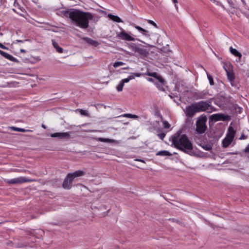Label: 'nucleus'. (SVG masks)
<instances>
[{"label": "nucleus", "instance_id": "f257e3e1", "mask_svg": "<svg viewBox=\"0 0 249 249\" xmlns=\"http://www.w3.org/2000/svg\"><path fill=\"white\" fill-rule=\"evenodd\" d=\"M63 15L71 19V23L83 29L88 28L89 26V20L93 18L92 15L89 12H82L80 10L71 9L64 11Z\"/></svg>", "mask_w": 249, "mask_h": 249}, {"label": "nucleus", "instance_id": "f03ea898", "mask_svg": "<svg viewBox=\"0 0 249 249\" xmlns=\"http://www.w3.org/2000/svg\"><path fill=\"white\" fill-rule=\"evenodd\" d=\"M181 131H178L171 137L172 144L177 149L188 153L193 149V144L186 135H181Z\"/></svg>", "mask_w": 249, "mask_h": 249}, {"label": "nucleus", "instance_id": "7ed1b4c3", "mask_svg": "<svg viewBox=\"0 0 249 249\" xmlns=\"http://www.w3.org/2000/svg\"><path fill=\"white\" fill-rule=\"evenodd\" d=\"M212 100L213 98H211L207 101H202L196 103V108L197 109L198 112L206 111L208 113H211L216 111V109L212 105Z\"/></svg>", "mask_w": 249, "mask_h": 249}, {"label": "nucleus", "instance_id": "20e7f679", "mask_svg": "<svg viewBox=\"0 0 249 249\" xmlns=\"http://www.w3.org/2000/svg\"><path fill=\"white\" fill-rule=\"evenodd\" d=\"M207 118L206 116L199 117L196 122V131L197 134L205 133L207 129L206 122Z\"/></svg>", "mask_w": 249, "mask_h": 249}, {"label": "nucleus", "instance_id": "39448f33", "mask_svg": "<svg viewBox=\"0 0 249 249\" xmlns=\"http://www.w3.org/2000/svg\"><path fill=\"white\" fill-rule=\"evenodd\" d=\"M117 37L118 38L126 41H135L136 40H138L139 41H141L139 39L134 38L132 36V34L131 33H127L124 29H121V31L119 33H118L116 35Z\"/></svg>", "mask_w": 249, "mask_h": 249}, {"label": "nucleus", "instance_id": "423d86ee", "mask_svg": "<svg viewBox=\"0 0 249 249\" xmlns=\"http://www.w3.org/2000/svg\"><path fill=\"white\" fill-rule=\"evenodd\" d=\"M130 46L133 52L141 55L145 56L148 53L147 49L142 47L140 44L137 45L135 43H131L130 44Z\"/></svg>", "mask_w": 249, "mask_h": 249}, {"label": "nucleus", "instance_id": "0eeeda50", "mask_svg": "<svg viewBox=\"0 0 249 249\" xmlns=\"http://www.w3.org/2000/svg\"><path fill=\"white\" fill-rule=\"evenodd\" d=\"M5 182L9 184H19L29 181V180L24 177H19L12 179H6Z\"/></svg>", "mask_w": 249, "mask_h": 249}, {"label": "nucleus", "instance_id": "6e6552de", "mask_svg": "<svg viewBox=\"0 0 249 249\" xmlns=\"http://www.w3.org/2000/svg\"><path fill=\"white\" fill-rule=\"evenodd\" d=\"M196 107V103L187 107L185 110L186 115L189 117L194 116L196 113L198 112Z\"/></svg>", "mask_w": 249, "mask_h": 249}, {"label": "nucleus", "instance_id": "1a4fd4ad", "mask_svg": "<svg viewBox=\"0 0 249 249\" xmlns=\"http://www.w3.org/2000/svg\"><path fill=\"white\" fill-rule=\"evenodd\" d=\"M194 97L196 99H203L208 95H211L208 90H203L202 91H195L194 93Z\"/></svg>", "mask_w": 249, "mask_h": 249}, {"label": "nucleus", "instance_id": "9d476101", "mask_svg": "<svg viewBox=\"0 0 249 249\" xmlns=\"http://www.w3.org/2000/svg\"><path fill=\"white\" fill-rule=\"evenodd\" d=\"M71 132H56L51 134L53 138H57L59 139H69L70 138Z\"/></svg>", "mask_w": 249, "mask_h": 249}, {"label": "nucleus", "instance_id": "9b49d317", "mask_svg": "<svg viewBox=\"0 0 249 249\" xmlns=\"http://www.w3.org/2000/svg\"><path fill=\"white\" fill-rule=\"evenodd\" d=\"M82 39L84 40L88 45L92 47H95L99 45V43L97 41L93 40L92 39L88 37H84L82 38Z\"/></svg>", "mask_w": 249, "mask_h": 249}, {"label": "nucleus", "instance_id": "f8f14e48", "mask_svg": "<svg viewBox=\"0 0 249 249\" xmlns=\"http://www.w3.org/2000/svg\"><path fill=\"white\" fill-rule=\"evenodd\" d=\"M161 81H162L157 80V82H155V84L154 85L159 90L163 91L165 90L164 86L165 85L166 82L163 77H162Z\"/></svg>", "mask_w": 249, "mask_h": 249}, {"label": "nucleus", "instance_id": "ddd939ff", "mask_svg": "<svg viewBox=\"0 0 249 249\" xmlns=\"http://www.w3.org/2000/svg\"><path fill=\"white\" fill-rule=\"evenodd\" d=\"M84 174V172L81 170H77L72 173H69L68 174V177L71 178V180H73V179L76 177L82 176Z\"/></svg>", "mask_w": 249, "mask_h": 249}, {"label": "nucleus", "instance_id": "4468645a", "mask_svg": "<svg viewBox=\"0 0 249 249\" xmlns=\"http://www.w3.org/2000/svg\"><path fill=\"white\" fill-rule=\"evenodd\" d=\"M0 54L4 58L15 62H18V60L12 55L0 50Z\"/></svg>", "mask_w": 249, "mask_h": 249}, {"label": "nucleus", "instance_id": "2eb2a0df", "mask_svg": "<svg viewBox=\"0 0 249 249\" xmlns=\"http://www.w3.org/2000/svg\"><path fill=\"white\" fill-rule=\"evenodd\" d=\"M73 180H71V178L68 177V175L65 178L63 183V187L66 189H69L72 186V182Z\"/></svg>", "mask_w": 249, "mask_h": 249}, {"label": "nucleus", "instance_id": "dca6fc26", "mask_svg": "<svg viewBox=\"0 0 249 249\" xmlns=\"http://www.w3.org/2000/svg\"><path fill=\"white\" fill-rule=\"evenodd\" d=\"M143 75H148L149 76L154 77L157 80H160L162 81L161 80L162 77L156 72H151L147 71L146 72L143 73Z\"/></svg>", "mask_w": 249, "mask_h": 249}, {"label": "nucleus", "instance_id": "f3484780", "mask_svg": "<svg viewBox=\"0 0 249 249\" xmlns=\"http://www.w3.org/2000/svg\"><path fill=\"white\" fill-rule=\"evenodd\" d=\"M225 115L223 114L217 113L214 114L211 116L210 119L212 120H214L215 121H218L220 120H225Z\"/></svg>", "mask_w": 249, "mask_h": 249}, {"label": "nucleus", "instance_id": "a211bd4d", "mask_svg": "<svg viewBox=\"0 0 249 249\" xmlns=\"http://www.w3.org/2000/svg\"><path fill=\"white\" fill-rule=\"evenodd\" d=\"M135 28H136L140 33H141L143 36L148 37L150 35L148 34V31L143 29L139 26L136 25L135 24L133 26Z\"/></svg>", "mask_w": 249, "mask_h": 249}, {"label": "nucleus", "instance_id": "6ab92c4d", "mask_svg": "<svg viewBox=\"0 0 249 249\" xmlns=\"http://www.w3.org/2000/svg\"><path fill=\"white\" fill-rule=\"evenodd\" d=\"M225 70L226 71L228 79L230 81H233L235 79V76L232 70H231L230 68H229L228 69L225 68Z\"/></svg>", "mask_w": 249, "mask_h": 249}, {"label": "nucleus", "instance_id": "aec40b11", "mask_svg": "<svg viewBox=\"0 0 249 249\" xmlns=\"http://www.w3.org/2000/svg\"><path fill=\"white\" fill-rule=\"evenodd\" d=\"M235 134V131L232 126H230L228 129L226 137L233 140Z\"/></svg>", "mask_w": 249, "mask_h": 249}, {"label": "nucleus", "instance_id": "412c9836", "mask_svg": "<svg viewBox=\"0 0 249 249\" xmlns=\"http://www.w3.org/2000/svg\"><path fill=\"white\" fill-rule=\"evenodd\" d=\"M230 53L235 56L238 57L239 58V60L241 59L242 57V54L236 49L233 48L231 46L230 47Z\"/></svg>", "mask_w": 249, "mask_h": 249}, {"label": "nucleus", "instance_id": "4be33fe9", "mask_svg": "<svg viewBox=\"0 0 249 249\" xmlns=\"http://www.w3.org/2000/svg\"><path fill=\"white\" fill-rule=\"evenodd\" d=\"M233 140L226 136L225 138L222 140V146L225 148L228 147L231 144Z\"/></svg>", "mask_w": 249, "mask_h": 249}, {"label": "nucleus", "instance_id": "5701e85b", "mask_svg": "<svg viewBox=\"0 0 249 249\" xmlns=\"http://www.w3.org/2000/svg\"><path fill=\"white\" fill-rule=\"evenodd\" d=\"M108 17L111 20H113V21H115V22H116L118 23L123 22L121 18L117 16H115V15H112L111 14H109L108 15Z\"/></svg>", "mask_w": 249, "mask_h": 249}, {"label": "nucleus", "instance_id": "b1692460", "mask_svg": "<svg viewBox=\"0 0 249 249\" xmlns=\"http://www.w3.org/2000/svg\"><path fill=\"white\" fill-rule=\"evenodd\" d=\"M52 44L53 45V46L55 49L56 51L58 53H62L63 51V49L62 48L60 47L58 45V43L56 42H55L54 40H52Z\"/></svg>", "mask_w": 249, "mask_h": 249}, {"label": "nucleus", "instance_id": "393cba45", "mask_svg": "<svg viewBox=\"0 0 249 249\" xmlns=\"http://www.w3.org/2000/svg\"><path fill=\"white\" fill-rule=\"evenodd\" d=\"M143 75V73L141 72H134L131 73L130 75L128 77L130 80L134 79L136 77H139Z\"/></svg>", "mask_w": 249, "mask_h": 249}, {"label": "nucleus", "instance_id": "a878e982", "mask_svg": "<svg viewBox=\"0 0 249 249\" xmlns=\"http://www.w3.org/2000/svg\"><path fill=\"white\" fill-rule=\"evenodd\" d=\"M127 117V118H132V119H137L139 118L138 116H137L136 115H134V114H132L130 113L124 114L120 115V116H118L117 117L119 118V117Z\"/></svg>", "mask_w": 249, "mask_h": 249}, {"label": "nucleus", "instance_id": "bb28decb", "mask_svg": "<svg viewBox=\"0 0 249 249\" xmlns=\"http://www.w3.org/2000/svg\"><path fill=\"white\" fill-rule=\"evenodd\" d=\"M156 155L160 156H168L172 155V154L169 151L166 150L159 151L158 153H157Z\"/></svg>", "mask_w": 249, "mask_h": 249}, {"label": "nucleus", "instance_id": "cd10ccee", "mask_svg": "<svg viewBox=\"0 0 249 249\" xmlns=\"http://www.w3.org/2000/svg\"><path fill=\"white\" fill-rule=\"evenodd\" d=\"M11 129L12 130L16 131H18V132H28V131H31L28 129H25L24 128L17 127H15V126H12L11 127Z\"/></svg>", "mask_w": 249, "mask_h": 249}, {"label": "nucleus", "instance_id": "c85d7f7f", "mask_svg": "<svg viewBox=\"0 0 249 249\" xmlns=\"http://www.w3.org/2000/svg\"><path fill=\"white\" fill-rule=\"evenodd\" d=\"M200 146L205 150L209 151L212 149V146L209 144H200Z\"/></svg>", "mask_w": 249, "mask_h": 249}, {"label": "nucleus", "instance_id": "c756f323", "mask_svg": "<svg viewBox=\"0 0 249 249\" xmlns=\"http://www.w3.org/2000/svg\"><path fill=\"white\" fill-rule=\"evenodd\" d=\"M206 73H207V78L209 80L210 85H213L214 81H213V78L212 76L210 74H209L207 72H206Z\"/></svg>", "mask_w": 249, "mask_h": 249}, {"label": "nucleus", "instance_id": "7c9ffc66", "mask_svg": "<svg viewBox=\"0 0 249 249\" xmlns=\"http://www.w3.org/2000/svg\"><path fill=\"white\" fill-rule=\"evenodd\" d=\"M124 85V84L121 81L116 87V89H117V91H122Z\"/></svg>", "mask_w": 249, "mask_h": 249}, {"label": "nucleus", "instance_id": "2f4dec72", "mask_svg": "<svg viewBox=\"0 0 249 249\" xmlns=\"http://www.w3.org/2000/svg\"><path fill=\"white\" fill-rule=\"evenodd\" d=\"M124 65V63L122 61H116L114 63L113 66L114 68L119 67Z\"/></svg>", "mask_w": 249, "mask_h": 249}, {"label": "nucleus", "instance_id": "473e14b6", "mask_svg": "<svg viewBox=\"0 0 249 249\" xmlns=\"http://www.w3.org/2000/svg\"><path fill=\"white\" fill-rule=\"evenodd\" d=\"M79 112L81 115L85 116H89L88 111L86 110L81 109H80Z\"/></svg>", "mask_w": 249, "mask_h": 249}, {"label": "nucleus", "instance_id": "72a5a7b5", "mask_svg": "<svg viewBox=\"0 0 249 249\" xmlns=\"http://www.w3.org/2000/svg\"><path fill=\"white\" fill-rule=\"evenodd\" d=\"M157 135L160 140H163L165 137L166 133L164 132H161L158 133Z\"/></svg>", "mask_w": 249, "mask_h": 249}, {"label": "nucleus", "instance_id": "f704fd0d", "mask_svg": "<svg viewBox=\"0 0 249 249\" xmlns=\"http://www.w3.org/2000/svg\"><path fill=\"white\" fill-rule=\"evenodd\" d=\"M98 140L99 142H110V140L107 138H98Z\"/></svg>", "mask_w": 249, "mask_h": 249}, {"label": "nucleus", "instance_id": "c9c22d12", "mask_svg": "<svg viewBox=\"0 0 249 249\" xmlns=\"http://www.w3.org/2000/svg\"><path fill=\"white\" fill-rule=\"evenodd\" d=\"M163 124L164 127L165 129H169L171 126L170 124H169V123L165 121L163 122Z\"/></svg>", "mask_w": 249, "mask_h": 249}, {"label": "nucleus", "instance_id": "e433bc0d", "mask_svg": "<svg viewBox=\"0 0 249 249\" xmlns=\"http://www.w3.org/2000/svg\"><path fill=\"white\" fill-rule=\"evenodd\" d=\"M146 79L148 81L151 82V83H153L154 84H155V82H157V80L155 78H147Z\"/></svg>", "mask_w": 249, "mask_h": 249}, {"label": "nucleus", "instance_id": "4c0bfd02", "mask_svg": "<svg viewBox=\"0 0 249 249\" xmlns=\"http://www.w3.org/2000/svg\"><path fill=\"white\" fill-rule=\"evenodd\" d=\"M147 22L148 23L153 25L156 28H157V25L156 23H155L153 20L148 19V20H147Z\"/></svg>", "mask_w": 249, "mask_h": 249}, {"label": "nucleus", "instance_id": "58836bf2", "mask_svg": "<svg viewBox=\"0 0 249 249\" xmlns=\"http://www.w3.org/2000/svg\"><path fill=\"white\" fill-rule=\"evenodd\" d=\"M130 81L128 77L126 78L122 79L121 81L123 82L124 84Z\"/></svg>", "mask_w": 249, "mask_h": 249}, {"label": "nucleus", "instance_id": "ea45409f", "mask_svg": "<svg viewBox=\"0 0 249 249\" xmlns=\"http://www.w3.org/2000/svg\"><path fill=\"white\" fill-rule=\"evenodd\" d=\"M0 48L4 50H8V48L7 47L5 46L1 43H0Z\"/></svg>", "mask_w": 249, "mask_h": 249}, {"label": "nucleus", "instance_id": "a19ab883", "mask_svg": "<svg viewBox=\"0 0 249 249\" xmlns=\"http://www.w3.org/2000/svg\"><path fill=\"white\" fill-rule=\"evenodd\" d=\"M245 138V136L244 135H242L239 138V140H243Z\"/></svg>", "mask_w": 249, "mask_h": 249}, {"label": "nucleus", "instance_id": "79ce46f5", "mask_svg": "<svg viewBox=\"0 0 249 249\" xmlns=\"http://www.w3.org/2000/svg\"><path fill=\"white\" fill-rule=\"evenodd\" d=\"M16 41L18 42H21V43H23V42H24V41H23V40H18V39L16 40Z\"/></svg>", "mask_w": 249, "mask_h": 249}, {"label": "nucleus", "instance_id": "37998d69", "mask_svg": "<svg viewBox=\"0 0 249 249\" xmlns=\"http://www.w3.org/2000/svg\"><path fill=\"white\" fill-rule=\"evenodd\" d=\"M172 1L175 3H178V0H172Z\"/></svg>", "mask_w": 249, "mask_h": 249}, {"label": "nucleus", "instance_id": "c03bdc74", "mask_svg": "<svg viewBox=\"0 0 249 249\" xmlns=\"http://www.w3.org/2000/svg\"><path fill=\"white\" fill-rule=\"evenodd\" d=\"M42 127L43 128H44V129H46V126L44 124H42Z\"/></svg>", "mask_w": 249, "mask_h": 249}, {"label": "nucleus", "instance_id": "a18cd8bd", "mask_svg": "<svg viewBox=\"0 0 249 249\" xmlns=\"http://www.w3.org/2000/svg\"><path fill=\"white\" fill-rule=\"evenodd\" d=\"M18 14L19 16H21V17H24V15H23V14H22L18 13Z\"/></svg>", "mask_w": 249, "mask_h": 249}, {"label": "nucleus", "instance_id": "49530a36", "mask_svg": "<svg viewBox=\"0 0 249 249\" xmlns=\"http://www.w3.org/2000/svg\"><path fill=\"white\" fill-rule=\"evenodd\" d=\"M12 10H13V11L15 13H17V14H18V13L15 9H13Z\"/></svg>", "mask_w": 249, "mask_h": 249}, {"label": "nucleus", "instance_id": "de8ad7c7", "mask_svg": "<svg viewBox=\"0 0 249 249\" xmlns=\"http://www.w3.org/2000/svg\"><path fill=\"white\" fill-rule=\"evenodd\" d=\"M175 7H176V9H178V6L177 5L176 3H175Z\"/></svg>", "mask_w": 249, "mask_h": 249}, {"label": "nucleus", "instance_id": "09e8293b", "mask_svg": "<svg viewBox=\"0 0 249 249\" xmlns=\"http://www.w3.org/2000/svg\"><path fill=\"white\" fill-rule=\"evenodd\" d=\"M20 52H24H24H25V51L24 50H23V49H21V50H20Z\"/></svg>", "mask_w": 249, "mask_h": 249}, {"label": "nucleus", "instance_id": "8fccbe9b", "mask_svg": "<svg viewBox=\"0 0 249 249\" xmlns=\"http://www.w3.org/2000/svg\"><path fill=\"white\" fill-rule=\"evenodd\" d=\"M227 1L229 3H230V2H231V0H227Z\"/></svg>", "mask_w": 249, "mask_h": 249}, {"label": "nucleus", "instance_id": "3c124183", "mask_svg": "<svg viewBox=\"0 0 249 249\" xmlns=\"http://www.w3.org/2000/svg\"><path fill=\"white\" fill-rule=\"evenodd\" d=\"M33 2H35V3H36V2L35 1V0H32Z\"/></svg>", "mask_w": 249, "mask_h": 249}, {"label": "nucleus", "instance_id": "603ef678", "mask_svg": "<svg viewBox=\"0 0 249 249\" xmlns=\"http://www.w3.org/2000/svg\"><path fill=\"white\" fill-rule=\"evenodd\" d=\"M0 36H2V33H0Z\"/></svg>", "mask_w": 249, "mask_h": 249}, {"label": "nucleus", "instance_id": "864d4df0", "mask_svg": "<svg viewBox=\"0 0 249 249\" xmlns=\"http://www.w3.org/2000/svg\"><path fill=\"white\" fill-rule=\"evenodd\" d=\"M16 2V0H15V2Z\"/></svg>", "mask_w": 249, "mask_h": 249}, {"label": "nucleus", "instance_id": "5fc2aeb1", "mask_svg": "<svg viewBox=\"0 0 249 249\" xmlns=\"http://www.w3.org/2000/svg\"><path fill=\"white\" fill-rule=\"evenodd\" d=\"M1 223L0 222V224H1Z\"/></svg>", "mask_w": 249, "mask_h": 249}]
</instances>
